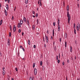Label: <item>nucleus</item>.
<instances>
[{
  "label": "nucleus",
  "instance_id": "obj_35",
  "mask_svg": "<svg viewBox=\"0 0 80 80\" xmlns=\"http://www.w3.org/2000/svg\"><path fill=\"white\" fill-rule=\"evenodd\" d=\"M37 25H38V19H37Z\"/></svg>",
  "mask_w": 80,
  "mask_h": 80
},
{
  "label": "nucleus",
  "instance_id": "obj_28",
  "mask_svg": "<svg viewBox=\"0 0 80 80\" xmlns=\"http://www.w3.org/2000/svg\"><path fill=\"white\" fill-rule=\"evenodd\" d=\"M58 56H56V60H58Z\"/></svg>",
  "mask_w": 80,
  "mask_h": 80
},
{
  "label": "nucleus",
  "instance_id": "obj_52",
  "mask_svg": "<svg viewBox=\"0 0 80 80\" xmlns=\"http://www.w3.org/2000/svg\"><path fill=\"white\" fill-rule=\"evenodd\" d=\"M22 49L24 52H25V49H24L23 48H22Z\"/></svg>",
  "mask_w": 80,
  "mask_h": 80
},
{
  "label": "nucleus",
  "instance_id": "obj_23",
  "mask_svg": "<svg viewBox=\"0 0 80 80\" xmlns=\"http://www.w3.org/2000/svg\"><path fill=\"white\" fill-rule=\"evenodd\" d=\"M35 63H34L33 64V68H34V67H35Z\"/></svg>",
  "mask_w": 80,
  "mask_h": 80
},
{
  "label": "nucleus",
  "instance_id": "obj_32",
  "mask_svg": "<svg viewBox=\"0 0 80 80\" xmlns=\"http://www.w3.org/2000/svg\"><path fill=\"white\" fill-rule=\"evenodd\" d=\"M15 70H16V72H18V69L17 68H16Z\"/></svg>",
  "mask_w": 80,
  "mask_h": 80
},
{
  "label": "nucleus",
  "instance_id": "obj_57",
  "mask_svg": "<svg viewBox=\"0 0 80 80\" xmlns=\"http://www.w3.org/2000/svg\"><path fill=\"white\" fill-rule=\"evenodd\" d=\"M22 60H25V58H22Z\"/></svg>",
  "mask_w": 80,
  "mask_h": 80
},
{
  "label": "nucleus",
  "instance_id": "obj_20",
  "mask_svg": "<svg viewBox=\"0 0 80 80\" xmlns=\"http://www.w3.org/2000/svg\"><path fill=\"white\" fill-rule=\"evenodd\" d=\"M39 2L40 3V4H39V5H40V6H42V3H41V0H39Z\"/></svg>",
  "mask_w": 80,
  "mask_h": 80
},
{
  "label": "nucleus",
  "instance_id": "obj_38",
  "mask_svg": "<svg viewBox=\"0 0 80 80\" xmlns=\"http://www.w3.org/2000/svg\"><path fill=\"white\" fill-rule=\"evenodd\" d=\"M14 17H13V16L12 17V20H14Z\"/></svg>",
  "mask_w": 80,
  "mask_h": 80
},
{
  "label": "nucleus",
  "instance_id": "obj_22",
  "mask_svg": "<svg viewBox=\"0 0 80 80\" xmlns=\"http://www.w3.org/2000/svg\"><path fill=\"white\" fill-rule=\"evenodd\" d=\"M25 3H26V4H27V3H28V0H25Z\"/></svg>",
  "mask_w": 80,
  "mask_h": 80
},
{
  "label": "nucleus",
  "instance_id": "obj_46",
  "mask_svg": "<svg viewBox=\"0 0 80 80\" xmlns=\"http://www.w3.org/2000/svg\"><path fill=\"white\" fill-rule=\"evenodd\" d=\"M19 47L20 48H22V46H20Z\"/></svg>",
  "mask_w": 80,
  "mask_h": 80
},
{
  "label": "nucleus",
  "instance_id": "obj_55",
  "mask_svg": "<svg viewBox=\"0 0 80 80\" xmlns=\"http://www.w3.org/2000/svg\"><path fill=\"white\" fill-rule=\"evenodd\" d=\"M75 27H76V26H73L74 29H75Z\"/></svg>",
  "mask_w": 80,
  "mask_h": 80
},
{
  "label": "nucleus",
  "instance_id": "obj_54",
  "mask_svg": "<svg viewBox=\"0 0 80 80\" xmlns=\"http://www.w3.org/2000/svg\"><path fill=\"white\" fill-rule=\"evenodd\" d=\"M75 43H76V44H77V41H76V40H75Z\"/></svg>",
  "mask_w": 80,
  "mask_h": 80
},
{
  "label": "nucleus",
  "instance_id": "obj_18",
  "mask_svg": "<svg viewBox=\"0 0 80 80\" xmlns=\"http://www.w3.org/2000/svg\"><path fill=\"white\" fill-rule=\"evenodd\" d=\"M60 24V20H59V19H58V25H59Z\"/></svg>",
  "mask_w": 80,
  "mask_h": 80
},
{
  "label": "nucleus",
  "instance_id": "obj_43",
  "mask_svg": "<svg viewBox=\"0 0 80 80\" xmlns=\"http://www.w3.org/2000/svg\"><path fill=\"white\" fill-rule=\"evenodd\" d=\"M2 7V4H1V3H0V9L1 8V7Z\"/></svg>",
  "mask_w": 80,
  "mask_h": 80
},
{
  "label": "nucleus",
  "instance_id": "obj_64",
  "mask_svg": "<svg viewBox=\"0 0 80 80\" xmlns=\"http://www.w3.org/2000/svg\"><path fill=\"white\" fill-rule=\"evenodd\" d=\"M12 80H14V79H13V78H12Z\"/></svg>",
  "mask_w": 80,
  "mask_h": 80
},
{
  "label": "nucleus",
  "instance_id": "obj_61",
  "mask_svg": "<svg viewBox=\"0 0 80 80\" xmlns=\"http://www.w3.org/2000/svg\"><path fill=\"white\" fill-rule=\"evenodd\" d=\"M44 47H46V44H45V45H44Z\"/></svg>",
  "mask_w": 80,
  "mask_h": 80
},
{
  "label": "nucleus",
  "instance_id": "obj_45",
  "mask_svg": "<svg viewBox=\"0 0 80 80\" xmlns=\"http://www.w3.org/2000/svg\"><path fill=\"white\" fill-rule=\"evenodd\" d=\"M43 41L45 42V38H44V37H43Z\"/></svg>",
  "mask_w": 80,
  "mask_h": 80
},
{
  "label": "nucleus",
  "instance_id": "obj_51",
  "mask_svg": "<svg viewBox=\"0 0 80 80\" xmlns=\"http://www.w3.org/2000/svg\"><path fill=\"white\" fill-rule=\"evenodd\" d=\"M75 60H77V57L76 56L75 57Z\"/></svg>",
  "mask_w": 80,
  "mask_h": 80
},
{
  "label": "nucleus",
  "instance_id": "obj_15",
  "mask_svg": "<svg viewBox=\"0 0 80 80\" xmlns=\"http://www.w3.org/2000/svg\"><path fill=\"white\" fill-rule=\"evenodd\" d=\"M27 23L28 25H29L30 24V22H29V21H28V19L27 20Z\"/></svg>",
  "mask_w": 80,
  "mask_h": 80
},
{
  "label": "nucleus",
  "instance_id": "obj_12",
  "mask_svg": "<svg viewBox=\"0 0 80 80\" xmlns=\"http://www.w3.org/2000/svg\"><path fill=\"white\" fill-rule=\"evenodd\" d=\"M46 42L47 43L48 42V37L47 36L46 37Z\"/></svg>",
  "mask_w": 80,
  "mask_h": 80
},
{
  "label": "nucleus",
  "instance_id": "obj_47",
  "mask_svg": "<svg viewBox=\"0 0 80 80\" xmlns=\"http://www.w3.org/2000/svg\"><path fill=\"white\" fill-rule=\"evenodd\" d=\"M32 13H33V14H35V11H33Z\"/></svg>",
  "mask_w": 80,
  "mask_h": 80
},
{
  "label": "nucleus",
  "instance_id": "obj_58",
  "mask_svg": "<svg viewBox=\"0 0 80 80\" xmlns=\"http://www.w3.org/2000/svg\"><path fill=\"white\" fill-rule=\"evenodd\" d=\"M40 80H42V78H41Z\"/></svg>",
  "mask_w": 80,
  "mask_h": 80
},
{
  "label": "nucleus",
  "instance_id": "obj_17",
  "mask_svg": "<svg viewBox=\"0 0 80 80\" xmlns=\"http://www.w3.org/2000/svg\"><path fill=\"white\" fill-rule=\"evenodd\" d=\"M70 52H72V46H70Z\"/></svg>",
  "mask_w": 80,
  "mask_h": 80
},
{
  "label": "nucleus",
  "instance_id": "obj_14",
  "mask_svg": "<svg viewBox=\"0 0 80 80\" xmlns=\"http://www.w3.org/2000/svg\"><path fill=\"white\" fill-rule=\"evenodd\" d=\"M28 45H30V40L29 39L28 40Z\"/></svg>",
  "mask_w": 80,
  "mask_h": 80
},
{
  "label": "nucleus",
  "instance_id": "obj_1",
  "mask_svg": "<svg viewBox=\"0 0 80 80\" xmlns=\"http://www.w3.org/2000/svg\"><path fill=\"white\" fill-rule=\"evenodd\" d=\"M67 9L68 12H67V16L68 18V22L69 23H70V19H71V18H70V14H69V12H68V11L69 10V6L68 5L67 6Z\"/></svg>",
  "mask_w": 80,
  "mask_h": 80
},
{
  "label": "nucleus",
  "instance_id": "obj_5",
  "mask_svg": "<svg viewBox=\"0 0 80 80\" xmlns=\"http://www.w3.org/2000/svg\"><path fill=\"white\" fill-rule=\"evenodd\" d=\"M16 30V27H15V25H14L13 28V32H15Z\"/></svg>",
  "mask_w": 80,
  "mask_h": 80
},
{
  "label": "nucleus",
  "instance_id": "obj_10",
  "mask_svg": "<svg viewBox=\"0 0 80 80\" xmlns=\"http://www.w3.org/2000/svg\"><path fill=\"white\" fill-rule=\"evenodd\" d=\"M20 27H21V24L20 23H18V28H20Z\"/></svg>",
  "mask_w": 80,
  "mask_h": 80
},
{
  "label": "nucleus",
  "instance_id": "obj_4",
  "mask_svg": "<svg viewBox=\"0 0 80 80\" xmlns=\"http://www.w3.org/2000/svg\"><path fill=\"white\" fill-rule=\"evenodd\" d=\"M58 32H60V25H59V24H58Z\"/></svg>",
  "mask_w": 80,
  "mask_h": 80
},
{
  "label": "nucleus",
  "instance_id": "obj_29",
  "mask_svg": "<svg viewBox=\"0 0 80 80\" xmlns=\"http://www.w3.org/2000/svg\"><path fill=\"white\" fill-rule=\"evenodd\" d=\"M29 80H33V79H32V77H30Z\"/></svg>",
  "mask_w": 80,
  "mask_h": 80
},
{
  "label": "nucleus",
  "instance_id": "obj_2",
  "mask_svg": "<svg viewBox=\"0 0 80 80\" xmlns=\"http://www.w3.org/2000/svg\"><path fill=\"white\" fill-rule=\"evenodd\" d=\"M78 26H76V28L77 29V31H79V28H80V25L79 23H78Z\"/></svg>",
  "mask_w": 80,
  "mask_h": 80
},
{
  "label": "nucleus",
  "instance_id": "obj_37",
  "mask_svg": "<svg viewBox=\"0 0 80 80\" xmlns=\"http://www.w3.org/2000/svg\"><path fill=\"white\" fill-rule=\"evenodd\" d=\"M60 62V61L59 60V59H58V63H59Z\"/></svg>",
  "mask_w": 80,
  "mask_h": 80
},
{
  "label": "nucleus",
  "instance_id": "obj_8",
  "mask_svg": "<svg viewBox=\"0 0 80 80\" xmlns=\"http://www.w3.org/2000/svg\"><path fill=\"white\" fill-rule=\"evenodd\" d=\"M25 18V17H23V21L24 22H27V20Z\"/></svg>",
  "mask_w": 80,
  "mask_h": 80
},
{
  "label": "nucleus",
  "instance_id": "obj_7",
  "mask_svg": "<svg viewBox=\"0 0 80 80\" xmlns=\"http://www.w3.org/2000/svg\"><path fill=\"white\" fill-rule=\"evenodd\" d=\"M4 12L6 16H7V11L5 9L4 10Z\"/></svg>",
  "mask_w": 80,
  "mask_h": 80
},
{
  "label": "nucleus",
  "instance_id": "obj_21",
  "mask_svg": "<svg viewBox=\"0 0 80 80\" xmlns=\"http://www.w3.org/2000/svg\"><path fill=\"white\" fill-rule=\"evenodd\" d=\"M7 78H8V80H10V76H9V75H8Z\"/></svg>",
  "mask_w": 80,
  "mask_h": 80
},
{
  "label": "nucleus",
  "instance_id": "obj_63",
  "mask_svg": "<svg viewBox=\"0 0 80 80\" xmlns=\"http://www.w3.org/2000/svg\"><path fill=\"white\" fill-rule=\"evenodd\" d=\"M22 35H23V32H22Z\"/></svg>",
  "mask_w": 80,
  "mask_h": 80
},
{
  "label": "nucleus",
  "instance_id": "obj_11",
  "mask_svg": "<svg viewBox=\"0 0 80 80\" xmlns=\"http://www.w3.org/2000/svg\"><path fill=\"white\" fill-rule=\"evenodd\" d=\"M2 74L3 75H5V71L4 70H3L2 72Z\"/></svg>",
  "mask_w": 80,
  "mask_h": 80
},
{
  "label": "nucleus",
  "instance_id": "obj_60",
  "mask_svg": "<svg viewBox=\"0 0 80 80\" xmlns=\"http://www.w3.org/2000/svg\"><path fill=\"white\" fill-rule=\"evenodd\" d=\"M47 64H48V62H47Z\"/></svg>",
  "mask_w": 80,
  "mask_h": 80
},
{
  "label": "nucleus",
  "instance_id": "obj_36",
  "mask_svg": "<svg viewBox=\"0 0 80 80\" xmlns=\"http://www.w3.org/2000/svg\"><path fill=\"white\" fill-rule=\"evenodd\" d=\"M34 48H36V45H34L33 46Z\"/></svg>",
  "mask_w": 80,
  "mask_h": 80
},
{
  "label": "nucleus",
  "instance_id": "obj_3",
  "mask_svg": "<svg viewBox=\"0 0 80 80\" xmlns=\"http://www.w3.org/2000/svg\"><path fill=\"white\" fill-rule=\"evenodd\" d=\"M37 70L36 68H35L34 69V75H37Z\"/></svg>",
  "mask_w": 80,
  "mask_h": 80
},
{
  "label": "nucleus",
  "instance_id": "obj_31",
  "mask_svg": "<svg viewBox=\"0 0 80 80\" xmlns=\"http://www.w3.org/2000/svg\"><path fill=\"white\" fill-rule=\"evenodd\" d=\"M40 65H42V61H41L40 62Z\"/></svg>",
  "mask_w": 80,
  "mask_h": 80
},
{
  "label": "nucleus",
  "instance_id": "obj_59",
  "mask_svg": "<svg viewBox=\"0 0 80 80\" xmlns=\"http://www.w3.org/2000/svg\"><path fill=\"white\" fill-rule=\"evenodd\" d=\"M66 80H68V78H67V76L66 77Z\"/></svg>",
  "mask_w": 80,
  "mask_h": 80
},
{
  "label": "nucleus",
  "instance_id": "obj_50",
  "mask_svg": "<svg viewBox=\"0 0 80 80\" xmlns=\"http://www.w3.org/2000/svg\"><path fill=\"white\" fill-rule=\"evenodd\" d=\"M51 40H53V37H52V36H51Z\"/></svg>",
  "mask_w": 80,
  "mask_h": 80
},
{
  "label": "nucleus",
  "instance_id": "obj_40",
  "mask_svg": "<svg viewBox=\"0 0 80 80\" xmlns=\"http://www.w3.org/2000/svg\"><path fill=\"white\" fill-rule=\"evenodd\" d=\"M10 42H8V45H9H9H10Z\"/></svg>",
  "mask_w": 80,
  "mask_h": 80
},
{
  "label": "nucleus",
  "instance_id": "obj_30",
  "mask_svg": "<svg viewBox=\"0 0 80 80\" xmlns=\"http://www.w3.org/2000/svg\"><path fill=\"white\" fill-rule=\"evenodd\" d=\"M9 36L10 37H11V32H9Z\"/></svg>",
  "mask_w": 80,
  "mask_h": 80
},
{
  "label": "nucleus",
  "instance_id": "obj_53",
  "mask_svg": "<svg viewBox=\"0 0 80 80\" xmlns=\"http://www.w3.org/2000/svg\"><path fill=\"white\" fill-rule=\"evenodd\" d=\"M5 69V68L4 67H3V68H2V70H4Z\"/></svg>",
  "mask_w": 80,
  "mask_h": 80
},
{
  "label": "nucleus",
  "instance_id": "obj_24",
  "mask_svg": "<svg viewBox=\"0 0 80 80\" xmlns=\"http://www.w3.org/2000/svg\"><path fill=\"white\" fill-rule=\"evenodd\" d=\"M32 29L34 30H35V26L34 25L32 26Z\"/></svg>",
  "mask_w": 80,
  "mask_h": 80
},
{
  "label": "nucleus",
  "instance_id": "obj_9",
  "mask_svg": "<svg viewBox=\"0 0 80 80\" xmlns=\"http://www.w3.org/2000/svg\"><path fill=\"white\" fill-rule=\"evenodd\" d=\"M6 7L7 10H8V5L7 4L6 5Z\"/></svg>",
  "mask_w": 80,
  "mask_h": 80
},
{
  "label": "nucleus",
  "instance_id": "obj_25",
  "mask_svg": "<svg viewBox=\"0 0 80 80\" xmlns=\"http://www.w3.org/2000/svg\"><path fill=\"white\" fill-rule=\"evenodd\" d=\"M65 47L66 48L67 47V41L65 42Z\"/></svg>",
  "mask_w": 80,
  "mask_h": 80
},
{
  "label": "nucleus",
  "instance_id": "obj_34",
  "mask_svg": "<svg viewBox=\"0 0 80 80\" xmlns=\"http://www.w3.org/2000/svg\"><path fill=\"white\" fill-rule=\"evenodd\" d=\"M38 13H36V17H38Z\"/></svg>",
  "mask_w": 80,
  "mask_h": 80
},
{
  "label": "nucleus",
  "instance_id": "obj_41",
  "mask_svg": "<svg viewBox=\"0 0 80 80\" xmlns=\"http://www.w3.org/2000/svg\"><path fill=\"white\" fill-rule=\"evenodd\" d=\"M10 0H8V3H10Z\"/></svg>",
  "mask_w": 80,
  "mask_h": 80
},
{
  "label": "nucleus",
  "instance_id": "obj_48",
  "mask_svg": "<svg viewBox=\"0 0 80 80\" xmlns=\"http://www.w3.org/2000/svg\"><path fill=\"white\" fill-rule=\"evenodd\" d=\"M73 26H76L75 25V23H74Z\"/></svg>",
  "mask_w": 80,
  "mask_h": 80
},
{
  "label": "nucleus",
  "instance_id": "obj_6",
  "mask_svg": "<svg viewBox=\"0 0 80 80\" xmlns=\"http://www.w3.org/2000/svg\"><path fill=\"white\" fill-rule=\"evenodd\" d=\"M23 20L22 19L20 20V23L21 25H22L23 24Z\"/></svg>",
  "mask_w": 80,
  "mask_h": 80
},
{
  "label": "nucleus",
  "instance_id": "obj_33",
  "mask_svg": "<svg viewBox=\"0 0 80 80\" xmlns=\"http://www.w3.org/2000/svg\"><path fill=\"white\" fill-rule=\"evenodd\" d=\"M18 32L19 33H20L21 32V29H19L18 30Z\"/></svg>",
  "mask_w": 80,
  "mask_h": 80
},
{
  "label": "nucleus",
  "instance_id": "obj_42",
  "mask_svg": "<svg viewBox=\"0 0 80 80\" xmlns=\"http://www.w3.org/2000/svg\"><path fill=\"white\" fill-rule=\"evenodd\" d=\"M67 62H68V63H69V60H68H68Z\"/></svg>",
  "mask_w": 80,
  "mask_h": 80
},
{
  "label": "nucleus",
  "instance_id": "obj_16",
  "mask_svg": "<svg viewBox=\"0 0 80 80\" xmlns=\"http://www.w3.org/2000/svg\"><path fill=\"white\" fill-rule=\"evenodd\" d=\"M64 37L65 38H67V34H66V33H65L64 34Z\"/></svg>",
  "mask_w": 80,
  "mask_h": 80
},
{
  "label": "nucleus",
  "instance_id": "obj_26",
  "mask_svg": "<svg viewBox=\"0 0 80 80\" xmlns=\"http://www.w3.org/2000/svg\"><path fill=\"white\" fill-rule=\"evenodd\" d=\"M8 42L10 43V39H8Z\"/></svg>",
  "mask_w": 80,
  "mask_h": 80
},
{
  "label": "nucleus",
  "instance_id": "obj_19",
  "mask_svg": "<svg viewBox=\"0 0 80 80\" xmlns=\"http://www.w3.org/2000/svg\"><path fill=\"white\" fill-rule=\"evenodd\" d=\"M52 35L53 36H54V29H53L52 31Z\"/></svg>",
  "mask_w": 80,
  "mask_h": 80
},
{
  "label": "nucleus",
  "instance_id": "obj_44",
  "mask_svg": "<svg viewBox=\"0 0 80 80\" xmlns=\"http://www.w3.org/2000/svg\"><path fill=\"white\" fill-rule=\"evenodd\" d=\"M78 8H79V4L78 3Z\"/></svg>",
  "mask_w": 80,
  "mask_h": 80
},
{
  "label": "nucleus",
  "instance_id": "obj_62",
  "mask_svg": "<svg viewBox=\"0 0 80 80\" xmlns=\"http://www.w3.org/2000/svg\"><path fill=\"white\" fill-rule=\"evenodd\" d=\"M47 33H48V30H47Z\"/></svg>",
  "mask_w": 80,
  "mask_h": 80
},
{
  "label": "nucleus",
  "instance_id": "obj_13",
  "mask_svg": "<svg viewBox=\"0 0 80 80\" xmlns=\"http://www.w3.org/2000/svg\"><path fill=\"white\" fill-rule=\"evenodd\" d=\"M3 22V20H1L0 21V25H1L2 24V22Z\"/></svg>",
  "mask_w": 80,
  "mask_h": 80
},
{
  "label": "nucleus",
  "instance_id": "obj_56",
  "mask_svg": "<svg viewBox=\"0 0 80 80\" xmlns=\"http://www.w3.org/2000/svg\"><path fill=\"white\" fill-rule=\"evenodd\" d=\"M64 62H62V65H64Z\"/></svg>",
  "mask_w": 80,
  "mask_h": 80
},
{
  "label": "nucleus",
  "instance_id": "obj_27",
  "mask_svg": "<svg viewBox=\"0 0 80 80\" xmlns=\"http://www.w3.org/2000/svg\"><path fill=\"white\" fill-rule=\"evenodd\" d=\"M74 33H75V34H76V30L75 29L74 30Z\"/></svg>",
  "mask_w": 80,
  "mask_h": 80
},
{
  "label": "nucleus",
  "instance_id": "obj_39",
  "mask_svg": "<svg viewBox=\"0 0 80 80\" xmlns=\"http://www.w3.org/2000/svg\"><path fill=\"white\" fill-rule=\"evenodd\" d=\"M53 25L54 26H55V22H54L53 23Z\"/></svg>",
  "mask_w": 80,
  "mask_h": 80
},
{
  "label": "nucleus",
  "instance_id": "obj_49",
  "mask_svg": "<svg viewBox=\"0 0 80 80\" xmlns=\"http://www.w3.org/2000/svg\"><path fill=\"white\" fill-rule=\"evenodd\" d=\"M59 40H60V42H61V38H59Z\"/></svg>",
  "mask_w": 80,
  "mask_h": 80
}]
</instances>
